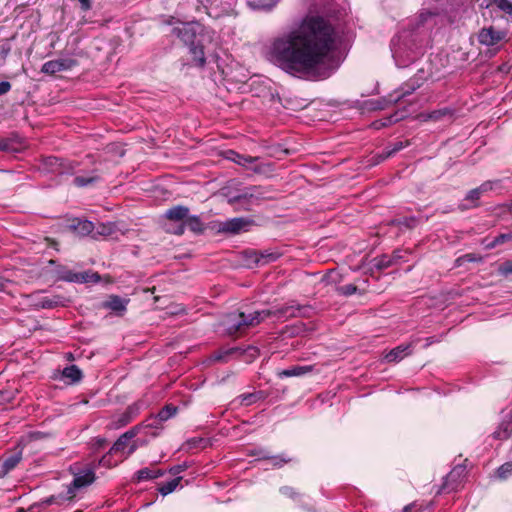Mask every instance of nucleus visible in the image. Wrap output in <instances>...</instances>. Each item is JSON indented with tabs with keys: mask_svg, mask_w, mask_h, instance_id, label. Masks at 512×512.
<instances>
[{
	"mask_svg": "<svg viewBox=\"0 0 512 512\" xmlns=\"http://www.w3.org/2000/svg\"><path fill=\"white\" fill-rule=\"evenodd\" d=\"M337 32L319 15H306L272 37L264 47V57L294 77L328 78L338 67L333 60Z\"/></svg>",
	"mask_w": 512,
	"mask_h": 512,
	"instance_id": "1",
	"label": "nucleus"
},
{
	"mask_svg": "<svg viewBox=\"0 0 512 512\" xmlns=\"http://www.w3.org/2000/svg\"><path fill=\"white\" fill-rule=\"evenodd\" d=\"M439 17L440 10L437 7H423L410 19L407 27L392 39V56L398 67L409 66L423 54Z\"/></svg>",
	"mask_w": 512,
	"mask_h": 512,
	"instance_id": "2",
	"label": "nucleus"
},
{
	"mask_svg": "<svg viewBox=\"0 0 512 512\" xmlns=\"http://www.w3.org/2000/svg\"><path fill=\"white\" fill-rule=\"evenodd\" d=\"M271 314L270 310L254 311L248 314L245 312H233L224 318L223 325L226 331L232 335L260 324Z\"/></svg>",
	"mask_w": 512,
	"mask_h": 512,
	"instance_id": "3",
	"label": "nucleus"
},
{
	"mask_svg": "<svg viewBox=\"0 0 512 512\" xmlns=\"http://www.w3.org/2000/svg\"><path fill=\"white\" fill-rule=\"evenodd\" d=\"M203 30L198 22L178 23L172 28L171 33L181 39L187 45H193L196 37Z\"/></svg>",
	"mask_w": 512,
	"mask_h": 512,
	"instance_id": "4",
	"label": "nucleus"
},
{
	"mask_svg": "<svg viewBox=\"0 0 512 512\" xmlns=\"http://www.w3.org/2000/svg\"><path fill=\"white\" fill-rule=\"evenodd\" d=\"M137 430L132 428L122 434L114 445L111 447L109 453L110 454H121V456L127 457L131 455L136 449L137 445L135 442H131V440L136 436Z\"/></svg>",
	"mask_w": 512,
	"mask_h": 512,
	"instance_id": "5",
	"label": "nucleus"
},
{
	"mask_svg": "<svg viewBox=\"0 0 512 512\" xmlns=\"http://www.w3.org/2000/svg\"><path fill=\"white\" fill-rule=\"evenodd\" d=\"M76 65V60L72 58H59L45 62L41 71L45 74L54 75L58 72L68 71Z\"/></svg>",
	"mask_w": 512,
	"mask_h": 512,
	"instance_id": "6",
	"label": "nucleus"
},
{
	"mask_svg": "<svg viewBox=\"0 0 512 512\" xmlns=\"http://www.w3.org/2000/svg\"><path fill=\"white\" fill-rule=\"evenodd\" d=\"M95 480V474L93 469H86L75 474L71 485L68 487L69 499L75 495V490L90 485Z\"/></svg>",
	"mask_w": 512,
	"mask_h": 512,
	"instance_id": "7",
	"label": "nucleus"
},
{
	"mask_svg": "<svg viewBox=\"0 0 512 512\" xmlns=\"http://www.w3.org/2000/svg\"><path fill=\"white\" fill-rule=\"evenodd\" d=\"M506 33L501 30H496L493 27H485L480 30L478 40L481 44L486 46H493L502 41Z\"/></svg>",
	"mask_w": 512,
	"mask_h": 512,
	"instance_id": "8",
	"label": "nucleus"
},
{
	"mask_svg": "<svg viewBox=\"0 0 512 512\" xmlns=\"http://www.w3.org/2000/svg\"><path fill=\"white\" fill-rule=\"evenodd\" d=\"M249 221L244 218H233L220 224L219 231L231 234H238L247 230Z\"/></svg>",
	"mask_w": 512,
	"mask_h": 512,
	"instance_id": "9",
	"label": "nucleus"
},
{
	"mask_svg": "<svg viewBox=\"0 0 512 512\" xmlns=\"http://www.w3.org/2000/svg\"><path fill=\"white\" fill-rule=\"evenodd\" d=\"M494 438L505 440L512 437V411L505 413L498 428L493 433Z\"/></svg>",
	"mask_w": 512,
	"mask_h": 512,
	"instance_id": "10",
	"label": "nucleus"
},
{
	"mask_svg": "<svg viewBox=\"0 0 512 512\" xmlns=\"http://www.w3.org/2000/svg\"><path fill=\"white\" fill-rule=\"evenodd\" d=\"M68 302V299L63 296L53 295L42 297L38 305L43 309H51L59 306L64 307Z\"/></svg>",
	"mask_w": 512,
	"mask_h": 512,
	"instance_id": "11",
	"label": "nucleus"
},
{
	"mask_svg": "<svg viewBox=\"0 0 512 512\" xmlns=\"http://www.w3.org/2000/svg\"><path fill=\"white\" fill-rule=\"evenodd\" d=\"M187 227L191 231L195 233H200L203 231V223L201 222L200 218L196 215L190 216L188 214L187 218L185 219L184 223L178 228L176 231L177 234H182L184 232V228Z\"/></svg>",
	"mask_w": 512,
	"mask_h": 512,
	"instance_id": "12",
	"label": "nucleus"
},
{
	"mask_svg": "<svg viewBox=\"0 0 512 512\" xmlns=\"http://www.w3.org/2000/svg\"><path fill=\"white\" fill-rule=\"evenodd\" d=\"M411 353V345L409 344H401L391 351H389L385 359L388 362H398L402 360L405 356L409 355Z\"/></svg>",
	"mask_w": 512,
	"mask_h": 512,
	"instance_id": "13",
	"label": "nucleus"
},
{
	"mask_svg": "<svg viewBox=\"0 0 512 512\" xmlns=\"http://www.w3.org/2000/svg\"><path fill=\"white\" fill-rule=\"evenodd\" d=\"M21 454L15 453L3 461L0 462V478L6 476L10 471H12L20 462Z\"/></svg>",
	"mask_w": 512,
	"mask_h": 512,
	"instance_id": "14",
	"label": "nucleus"
},
{
	"mask_svg": "<svg viewBox=\"0 0 512 512\" xmlns=\"http://www.w3.org/2000/svg\"><path fill=\"white\" fill-rule=\"evenodd\" d=\"M188 214L189 209L187 207L178 205L168 209L165 213V216L171 221H182L184 223Z\"/></svg>",
	"mask_w": 512,
	"mask_h": 512,
	"instance_id": "15",
	"label": "nucleus"
},
{
	"mask_svg": "<svg viewBox=\"0 0 512 512\" xmlns=\"http://www.w3.org/2000/svg\"><path fill=\"white\" fill-rule=\"evenodd\" d=\"M59 278L68 282L84 283L88 281V275L85 273H73L70 270L62 269L59 271Z\"/></svg>",
	"mask_w": 512,
	"mask_h": 512,
	"instance_id": "16",
	"label": "nucleus"
},
{
	"mask_svg": "<svg viewBox=\"0 0 512 512\" xmlns=\"http://www.w3.org/2000/svg\"><path fill=\"white\" fill-rule=\"evenodd\" d=\"M128 300L123 299L119 296L112 295L108 298V300L105 302L104 306L106 308H109L115 312H123L126 310Z\"/></svg>",
	"mask_w": 512,
	"mask_h": 512,
	"instance_id": "17",
	"label": "nucleus"
},
{
	"mask_svg": "<svg viewBox=\"0 0 512 512\" xmlns=\"http://www.w3.org/2000/svg\"><path fill=\"white\" fill-rule=\"evenodd\" d=\"M496 6L505 13L512 14V3L509 0H483L480 4L482 8Z\"/></svg>",
	"mask_w": 512,
	"mask_h": 512,
	"instance_id": "18",
	"label": "nucleus"
},
{
	"mask_svg": "<svg viewBox=\"0 0 512 512\" xmlns=\"http://www.w3.org/2000/svg\"><path fill=\"white\" fill-rule=\"evenodd\" d=\"M72 227L75 230V232L81 236H93L95 230V225L88 220H77V222L73 224Z\"/></svg>",
	"mask_w": 512,
	"mask_h": 512,
	"instance_id": "19",
	"label": "nucleus"
},
{
	"mask_svg": "<svg viewBox=\"0 0 512 512\" xmlns=\"http://www.w3.org/2000/svg\"><path fill=\"white\" fill-rule=\"evenodd\" d=\"M312 366H293L278 373L279 377H298L309 373Z\"/></svg>",
	"mask_w": 512,
	"mask_h": 512,
	"instance_id": "20",
	"label": "nucleus"
},
{
	"mask_svg": "<svg viewBox=\"0 0 512 512\" xmlns=\"http://www.w3.org/2000/svg\"><path fill=\"white\" fill-rule=\"evenodd\" d=\"M116 230H117V227L112 222L98 223L97 225H95L93 237H96L97 235L112 236L116 232Z\"/></svg>",
	"mask_w": 512,
	"mask_h": 512,
	"instance_id": "21",
	"label": "nucleus"
},
{
	"mask_svg": "<svg viewBox=\"0 0 512 512\" xmlns=\"http://www.w3.org/2000/svg\"><path fill=\"white\" fill-rule=\"evenodd\" d=\"M190 46V54L193 57V61L197 66L203 67L206 63L205 59V53L202 46L195 45H189Z\"/></svg>",
	"mask_w": 512,
	"mask_h": 512,
	"instance_id": "22",
	"label": "nucleus"
},
{
	"mask_svg": "<svg viewBox=\"0 0 512 512\" xmlns=\"http://www.w3.org/2000/svg\"><path fill=\"white\" fill-rule=\"evenodd\" d=\"M417 87H419V85L416 86L414 83L406 84L399 91H396L393 95L390 96V102L396 103L400 101L402 98L410 95L413 91H415Z\"/></svg>",
	"mask_w": 512,
	"mask_h": 512,
	"instance_id": "23",
	"label": "nucleus"
},
{
	"mask_svg": "<svg viewBox=\"0 0 512 512\" xmlns=\"http://www.w3.org/2000/svg\"><path fill=\"white\" fill-rule=\"evenodd\" d=\"M228 154L230 155V156H228V158L230 160H232L233 162H235L241 166H244V167H247L249 164H251L257 160V158L241 155L234 151H229Z\"/></svg>",
	"mask_w": 512,
	"mask_h": 512,
	"instance_id": "24",
	"label": "nucleus"
},
{
	"mask_svg": "<svg viewBox=\"0 0 512 512\" xmlns=\"http://www.w3.org/2000/svg\"><path fill=\"white\" fill-rule=\"evenodd\" d=\"M279 0H256L253 2H250V6L257 10H263V11H271L273 8L276 7Z\"/></svg>",
	"mask_w": 512,
	"mask_h": 512,
	"instance_id": "25",
	"label": "nucleus"
},
{
	"mask_svg": "<svg viewBox=\"0 0 512 512\" xmlns=\"http://www.w3.org/2000/svg\"><path fill=\"white\" fill-rule=\"evenodd\" d=\"M62 374L65 378L70 379L73 383L78 382L82 377V372L76 365H71L64 368Z\"/></svg>",
	"mask_w": 512,
	"mask_h": 512,
	"instance_id": "26",
	"label": "nucleus"
},
{
	"mask_svg": "<svg viewBox=\"0 0 512 512\" xmlns=\"http://www.w3.org/2000/svg\"><path fill=\"white\" fill-rule=\"evenodd\" d=\"M162 475L160 471H155L149 468H143L136 473L138 481H144L149 479H155Z\"/></svg>",
	"mask_w": 512,
	"mask_h": 512,
	"instance_id": "27",
	"label": "nucleus"
},
{
	"mask_svg": "<svg viewBox=\"0 0 512 512\" xmlns=\"http://www.w3.org/2000/svg\"><path fill=\"white\" fill-rule=\"evenodd\" d=\"M180 481H181V477L174 478V479L168 481L167 483L162 484L158 490L163 496H166V495L172 493L178 487V485L180 484Z\"/></svg>",
	"mask_w": 512,
	"mask_h": 512,
	"instance_id": "28",
	"label": "nucleus"
},
{
	"mask_svg": "<svg viewBox=\"0 0 512 512\" xmlns=\"http://www.w3.org/2000/svg\"><path fill=\"white\" fill-rule=\"evenodd\" d=\"M177 413V407L173 405H166L164 408H162L159 413L157 414V419L160 422L167 421L171 417H173Z\"/></svg>",
	"mask_w": 512,
	"mask_h": 512,
	"instance_id": "29",
	"label": "nucleus"
},
{
	"mask_svg": "<svg viewBox=\"0 0 512 512\" xmlns=\"http://www.w3.org/2000/svg\"><path fill=\"white\" fill-rule=\"evenodd\" d=\"M98 180L97 175H90V176H76L73 180L74 184L78 187H85L90 184H93Z\"/></svg>",
	"mask_w": 512,
	"mask_h": 512,
	"instance_id": "30",
	"label": "nucleus"
},
{
	"mask_svg": "<svg viewBox=\"0 0 512 512\" xmlns=\"http://www.w3.org/2000/svg\"><path fill=\"white\" fill-rule=\"evenodd\" d=\"M496 475L499 479L505 480L512 476V461L506 462L503 465H501L497 471Z\"/></svg>",
	"mask_w": 512,
	"mask_h": 512,
	"instance_id": "31",
	"label": "nucleus"
},
{
	"mask_svg": "<svg viewBox=\"0 0 512 512\" xmlns=\"http://www.w3.org/2000/svg\"><path fill=\"white\" fill-rule=\"evenodd\" d=\"M280 254L277 252H262L260 254V257L257 258L256 262L260 265L268 264L270 262H273L279 258Z\"/></svg>",
	"mask_w": 512,
	"mask_h": 512,
	"instance_id": "32",
	"label": "nucleus"
},
{
	"mask_svg": "<svg viewBox=\"0 0 512 512\" xmlns=\"http://www.w3.org/2000/svg\"><path fill=\"white\" fill-rule=\"evenodd\" d=\"M131 421L130 411L123 413L119 418L111 424V428L119 429L127 425Z\"/></svg>",
	"mask_w": 512,
	"mask_h": 512,
	"instance_id": "33",
	"label": "nucleus"
},
{
	"mask_svg": "<svg viewBox=\"0 0 512 512\" xmlns=\"http://www.w3.org/2000/svg\"><path fill=\"white\" fill-rule=\"evenodd\" d=\"M240 403L245 406H249L255 403L260 397L255 393L242 394L239 396Z\"/></svg>",
	"mask_w": 512,
	"mask_h": 512,
	"instance_id": "34",
	"label": "nucleus"
},
{
	"mask_svg": "<svg viewBox=\"0 0 512 512\" xmlns=\"http://www.w3.org/2000/svg\"><path fill=\"white\" fill-rule=\"evenodd\" d=\"M273 314L277 315L278 318H289L296 316V310L292 307H285L273 312Z\"/></svg>",
	"mask_w": 512,
	"mask_h": 512,
	"instance_id": "35",
	"label": "nucleus"
},
{
	"mask_svg": "<svg viewBox=\"0 0 512 512\" xmlns=\"http://www.w3.org/2000/svg\"><path fill=\"white\" fill-rule=\"evenodd\" d=\"M481 193L478 188L472 189L468 192L466 199L467 201H471L473 203V206H476V202L481 197Z\"/></svg>",
	"mask_w": 512,
	"mask_h": 512,
	"instance_id": "36",
	"label": "nucleus"
},
{
	"mask_svg": "<svg viewBox=\"0 0 512 512\" xmlns=\"http://www.w3.org/2000/svg\"><path fill=\"white\" fill-rule=\"evenodd\" d=\"M465 472L464 468L458 466L452 469V471L448 474L447 480L448 481H454L456 478L461 477L463 473Z\"/></svg>",
	"mask_w": 512,
	"mask_h": 512,
	"instance_id": "37",
	"label": "nucleus"
},
{
	"mask_svg": "<svg viewBox=\"0 0 512 512\" xmlns=\"http://www.w3.org/2000/svg\"><path fill=\"white\" fill-rule=\"evenodd\" d=\"M498 271L501 275L504 276L512 274V261H506L502 263Z\"/></svg>",
	"mask_w": 512,
	"mask_h": 512,
	"instance_id": "38",
	"label": "nucleus"
},
{
	"mask_svg": "<svg viewBox=\"0 0 512 512\" xmlns=\"http://www.w3.org/2000/svg\"><path fill=\"white\" fill-rule=\"evenodd\" d=\"M498 185V181H486L477 187L481 194L488 192L494 188V186Z\"/></svg>",
	"mask_w": 512,
	"mask_h": 512,
	"instance_id": "39",
	"label": "nucleus"
},
{
	"mask_svg": "<svg viewBox=\"0 0 512 512\" xmlns=\"http://www.w3.org/2000/svg\"><path fill=\"white\" fill-rule=\"evenodd\" d=\"M405 146H407V143H404L402 141H399L397 143H395L393 145V148L391 150H388L386 153H385V156L384 158H387V157H390L391 155H393L394 153L402 150Z\"/></svg>",
	"mask_w": 512,
	"mask_h": 512,
	"instance_id": "40",
	"label": "nucleus"
},
{
	"mask_svg": "<svg viewBox=\"0 0 512 512\" xmlns=\"http://www.w3.org/2000/svg\"><path fill=\"white\" fill-rule=\"evenodd\" d=\"M418 220L415 218V217H410V218H403L401 220H398V224L399 225H403L407 228H413L416 226Z\"/></svg>",
	"mask_w": 512,
	"mask_h": 512,
	"instance_id": "41",
	"label": "nucleus"
},
{
	"mask_svg": "<svg viewBox=\"0 0 512 512\" xmlns=\"http://www.w3.org/2000/svg\"><path fill=\"white\" fill-rule=\"evenodd\" d=\"M510 239H512V235L511 234H501L498 237H496L494 239V241L491 244H489L488 246L489 247H494V246H496L498 244H501V243H504L505 241L510 240Z\"/></svg>",
	"mask_w": 512,
	"mask_h": 512,
	"instance_id": "42",
	"label": "nucleus"
},
{
	"mask_svg": "<svg viewBox=\"0 0 512 512\" xmlns=\"http://www.w3.org/2000/svg\"><path fill=\"white\" fill-rule=\"evenodd\" d=\"M110 453H108L107 455H104L100 460H99V465L101 466H105V467H111V466H114L116 465V462L115 463H112L111 460H110Z\"/></svg>",
	"mask_w": 512,
	"mask_h": 512,
	"instance_id": "43",
	"label": "nucleus"
},
{
	"mask_svg": "<svg viewBox=\"0 0 512 512\" xmlns=\"http://www.w3.org/2000/svg\"><path fill=\"white\" fill-rule=\"evenodd\" d=\"M341 292L345 295H352L353 293L356 292V286L352 285V284H348V285H344L342 286L341 288Z\"/></svg>",
	"mask_w": 512,
	"mask_h": 512,
	"instance_id": "44",
	"label": "nucleus"
},
{
	"mask_svg": "<svg viewBox=\"0 0 512 512\" xmlns=\"http://www.w3.org/2000/svg\"><path fill=\"white\" fill-rule=\"evenodd\" d=\"M11 89V84L8 81L0 82V96L8 93Z\"/></svg>",
	"mask_w": 512,
	"mask_h": 512,
	"instance_id": "45",
	"label": "nucleus"
},
{
	"mask_svg": "<svg viewBox=\"0 0 512 512\" xmlns=\"http://www.w3.org/2000/svg\"><path fill=\"white\" fill-rule=\"evenodd\" d=\"M280 492L285 495V496H288L290 498H293L295 495H296V492L294 491V489L292 487H282L280 489Z\"/></svg>",
	"mask_w": 512,
	"mask_h": 512,
	"instance_id": "46",
	"label": "nucleus"
},
{
	"mask_svg": "<svg viewBox=\"0 0 512 512\" xmlns=\"http://www.w3.org/2000/svg\"><path fill=\"white\" fill-rule=\"evenodd\" d=\"M405 116L406 115L404 112L396 113L395 115L390 116L389 122H397V121L403 119Z\"/></svg>",
	"mask_w": 512,
	"mask_h": 512,
	"instance_id": "47",
	"label": "nucleus"
},
{
	"mask_svg": "<svg viewBox=\"0 0 512 512\" xmlns=\"http://www.w3.org/2000/svg\"><path fill=\"white\" fill-rule=\"evenodd\" d=\"M186 468L185 465H177V466H174L170 469V472L173 474V475H176V474H179L180 472L184 471Z\"/></svg>",
	"mask_w": 512,
	"mask_h": 512,
	"instance_id": "48",
	"label": "nucleus"
},
{
	"mask_svg": "<svg viewBox=\"0 0 512 512\" xmlns=\"http://www.w3.org/2000/svg\"><path fill=\"white\" fill-rule=\"evenodd\" d=\"M272 461H273V465H274V466H278V467H280V466H282L284 463H286L288 460L283 459V458H280V457H274V458L272 459Z\"/></svg>",
	"mask_w": 512,
	"mask_h": 512,
	"instance_id": "49",
	"label": "nucleus"
},
{
	"mask_svg": "<svg viewBox=\"0 0 512 512\" xmlns=\"http://www.w3.org/2000/svg\"><path fill=\"white\" fill-rule=\"evenodd\" d=\"M81 4V8L84 11H87L91 8V2L90 0H78Z\"/></svg>",
	"mask_w": 512,
	"mask_h": 512,
	"instance_id": "50",
	"label": "nucleus"
},
{
	"mask_svg": "<svg viewBox=\"0 0 512 512\" xmlns=\"http://www.w3.org/2000/svg\"><path fill=\"white\" fill-rule=\"evenodd\" d=\"M248 351L250 352L251 356L255 357L258 354V350L255 347H249Z\"/></svg>",
	"mask_w": 512,
	"mask_h": 512,
	"instance_id": "51",
	"label": "nucleus"
},
{
	"mask_svg": "<svg viewBox=\"0 0 512 512\" xmlns=\"http://www.w3.org/2000/svg\"><path fill=\"white\" fill-rule=\"evenodd\" d=\"M384 125H385V123H379V122H374V123H373V126H374L376 129H378V128H380L381 126H384Z\"/></svg>",
	"mask_w": 512,
	"mask_h": 512,
	"instance_id": "52",
	"label": "nucleus"
},
{
	"mask_svg": "<svg viewBox=\"0 0 512 512\" xmlns=\"http://www.w3.org/2000/svg\"><path fill=\"white\" fill-rule=\"evenodd\" d=\"M214 358H215L216 360H222V359H223V356H222L221 354H216V355L214 356Z\"/></svg>",
	"mask_w": 512,
	"mask_h": 512,
	"instance_id": "53",
	"label": "nucleus"
},
{
	"mask_svg": "<svg viewBox=\"0 0 512 512\" xmlns=\"http://www.w3.org/2000/svg\"><path fill=\"white\" fill-rule=\"evenodd\" d=\"M438 113H439V112H434V113H432V114L430 115V117H431V118L436 119V118H438V115H437Z\"/></svg>",
	"mask_w": 512,
	"mask_h": 512,
	"instance_id": "54",
	"label": "nucleus"
},
{
	"mask_svg": "<svg viewBox=\"0 0 512 512\" xmlns=\"http://www.w3.org/2000/svg\"><path fill=\"white\" fill-rule=\"evenodd\" d=\"M410 508H411V506H410V505L406 506V507L404 508V512H408V511L410 510Z\"/></svg>",
	"mask_w": 512,
	"mask_h": 512,
	"instance_id": "55",
	"label": "nucleus"
},
{
	"mask_svg": "<svg viewBox=\"0 0 512 512\" xmlns=\"http://www.w3.org/2000/svg\"><path fill=\"white\" fill-rule=\"evenodd\" d=\"M49 503H53L54 502V497H51L49 500H48Z\"/></svg>",
	"mask_w": 512,
	"mask_h": 512,
	"instance_id": "56",
	"label": "nucleus"
},
{
	"mask_svg": "<svg viewBox=\"0 0 512 512\" xmlns=\"http://www.w3.org/2000/svg\"><path fill=\"white\" fill-rule=\"evenodd\" d=\"M232 352H233V350H228V351L225 352V354H230Z\"/></svg>",
	"mask_w": 512,
	"mask_h": 512,
	"instance_id": "57",
	"label": "nucleus"
}]
</instances>
